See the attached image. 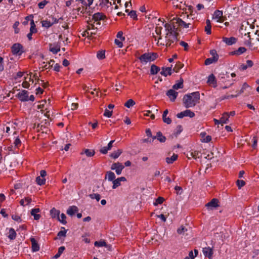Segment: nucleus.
Returning <instances> with one entry per match:
<instances>
[{"label": "nucleus", "instance_id": "nucleus-53", "mask_svg": "<svg viewBox=\"0 0 259 259\" xmlns=\"http://www.w3.org/2000/svg\"><path fill=\"white\" fill-rule=\"evenodd\" d=\"M112 115V111H110L107 109H106L105 110V112L104 113V116L107 117H111Z\"/></svg>", "mask_w": 259, "mask_h": 259}, {"label": "nucleus", "instance_id": "nucleus-16", "mask_svg": "<svg viewBox=\"0 0 259 259\" xmlns=\"http://www.w3.org/2000/svg\"><path fill=\"white\" fill-rule=\"evenodd\" d=\"M105 17V15H104L102 13H97L93 15V20H94L95 22H97L96 24H99L98 21L103 20Z\"/></svg>", "mask_w": 259, "mask_h": 259}, {"label": "nucleus", "instance_id": "nucleus-6", "mask_svg": "<svg viewBox=\"0 0 259 259\" xmlns=\"http://www.w3.org/2000/svg\"><path fill=\"white\" fill-rule=\"evenodd\" d=\"M124 168V165L119 162L113 163L111 166V169L113 170H115L117 175H120L122 173V171Z\"/></svg>", "mask_w": 259, "mask_h": 259}, {"label": "nucleus", "instance_id": "nucleus-56", "mask_svg": "<svg viewBox=\"0 0 259 259\" xmlns=\"http://www.w3.org/2000/svg\"><path fill=\"white\" fill-rule=\"evenodd\" d=\"M94 244L97 247H102L106 245V243L104 241H96Z\"/></svg>", "mask_w": 259, "mask_h": 259}, {"label": "nucleus", "instance_id": "nucleus-24", "mask_svg": "<svg viewBox=\"0 0 259 259\" xmlns=\"http://www.w3.org/2000/svg\"><path fill=\"white\" fill-rule=\"evenodd\" d=\"M160 74L164 76H167L168 75H170L171 74V68L170 67H162Z\"/></svg>", "mask_w": 259, "mask_h": 259}, {"label": "nucleus", "instance_id": "nucleus-22", "mask_svg": "<svg viewBox=\"0 0 259 259\" xmlns=\"http://www.w3.org/2000/svg\"><path fill=\"white\" fill-rule=\"evenodd\" d=\"M40 209L39 208H33L31 209V214L33 216L34 219L35 220H38L40 218V215L37 214V213L40 212Z\"/></svg>", "mask_w": 259, "mask_h": 259}, {"label": "nucleus", "instance_id": "nucleus-46", "mask_svg": "<svg viewBox=\"0 0 259 259\" xmlns=\"http://www.w3.org/2000/svg\"><path fill=\"white\" fill-rule=\"evenodd\" d=\"M36 183L39 185H42L45 184L46 179L44 178H41L40 177H37L36 179Z\"/></svg>", "mask_w": 259, "mask_h": 259}, {"label": "nucleus", "instance_id": "nucleus-48", "mask_svg": "<svg viewBox=\"0 0 259 259\" xmlns=\"http://www.w3.org/2000/svg\"><path fill=\"white\" fill-rule=\"evenodd\" d=\"M84 153L87 156L92 157L95 155V152L93 150L85 149L84 150Z\"/></svg>", "mask_w": 259, "mask_h": 259}, {"label": "nucleus", "instance_id": "nucleus-12", "mask_svg": "<svg viewBox=\"0 0 259 259\" xmlns=\"http://www.w3.org/2000/svg\"><path fill=\"white\" fill-rule=\"evenodd\" d=\"M126 181V179L124 177H119L116 179H115L112 182V183H113L112 188L113 189H116V188H117L118 187H119V186L121 185V182H125Z\"/></svg>", "mask_w": 259, "mask_h": 259}, {"label": "nucleus", "instance_id": "nucleus-4", "mask_svg": "<svg viewBox=\"0 0 259 259\" xmlns=\"http://www.w3.org/2000/svg\"><path fill=\"white\" fill-rule=\"evenodd\" d=\"M17 97L22 102H26L28 101H33L34 100V96L31 95L29 96L28 92L26 90H22L19 92L17 94Z\"/></svg>", "mask_w": 259, "mask_h": 259}, {"label": "nucleus", "instance_id": "nucleus-27", "mask_svg": "<svg viewBox=\"0 0 259 259\" xmlns=\"http://www.w3.org/2000/svg\"><path fill=\"white\" fill-rule=\"evenodd\" d=\"M31 242L32 243V250L33 252H36L39 250V247L37 242H36V240L34 238H31Z\"/></svg>", "mask_w": 259, "mask_h": 259}, {"label": "nucleus", "instance_id": "nucleus-25", "mask_svg": "<svg viewBox=\"0 0 259 259\" xmlns=\"http://www.w3.org/2000/svg\"><path fill=\"white\" fill-rule=\"evenodd\" d=\"M115 177L114 173L111 171H107L105 175V179L108 180L109 181L113 182L115 179Z\"/></svg>", "mask_w": 259, "mask_h": 259}, {"label": "nucleus", "instance_id": "nucleus-43", "mask_svg": "<svg viewBox=\"0 0 259 259\" xmlns=\"http://www.w3.org/2000/svg\"><path fill=\"white\" fill-rule=\"evenodd\" d=\"M205 31L208 34H210L211 33V25L210 22L209 20L206 21V26L205 28Z\"/></svg>", "mask_w": 259, "mask_h": 259}, {"label": "nucleus", "instance_id": "nucleus-28", "mask_svg": "<svg viewBox=\"0 0 259 259\" xmlns=\"http://www.w3.org/2000/svg\"><path fill=\"white\" fill-rule=\"evenodd\" d=\"M200 135L202 138V142L204 143H208L210 141L211 139V136L207 135H206V133H201Z\"/></svg>", "mask_w": 259, "mask_h": 259}, {"label": "nucleus", "instance_id": "nucleus-64", "mask_svg": "<svg viewBox=\"0 0 259 259\" xmlns=\"http://www.w3.org/2000/svg\"><path fill=\"white\" fill-rule=\"evenodd\" d=\"M175 189L177 191V193L178 194H182L183 190L181 187L177 186L175 187Z\"/></svg>", "mask_w": 259, "mask_h": 259}, {"label": "nucleus", "instance_id": "nucleus-44", "mask_svg": "<svg viewBox=\"0 0 259 259\" xmlns=\"http://www.w3.org/2000/svg\"><path fill=\"white\" fill-rule=\"evenodd\" d=\"M30 32L32 33H36L37 32V29L35 28V25L33 19H32L30 22Z\"/></svg>", "mask_w": 259, "mask_h": 259}, {"label": "nucleus", "instance_id": "nucleus-18", "mask_svg": "<svg viewBox=\"0 0 259 259\" xmlns=\"http://www.w3.org/2000/svg\"><path fill=\"white\" fill-rule=\"evenodd\" d=\"M87 34L89 35V37L91 36L93 34H95L97 32V28L94 27V25L92 24H90L88 26L87 28Z\"/></svg>", "mask_w": 259, "mask_h": 259}, {"label": "nucleus", "instance_id": "nucleus-41", "mask_svg": "<svg viewBox=\"0 0 259 259\" xmlns=\"http://www.w3.org/2000/svg\"><path fill=\"white\" fill-rule=\"evenodd\" d=\"M66 233L67 230L65 229V228L61 227V230L58 232L57 236L60 238L62 237H65L66 236Z\"/></svg>", "mask_w": 259, "mask_h": 259}, {"label": "nucleus", "instance_id": "nucleus-2", "mask_svg": "<svg viewBox=\"0 0 259 259\" xmlns=\"http://www.w3.org/2000/svg\"><path fill=\"white\" fill-rule=\"evenodd\" d=\"M200 99V94L198 92L192 93L184 96L183 101L185 107L187 108L194 107Z\"/></svg>", "mask_w": 259, "mask_h": 259}, {"label": "nucleus", "instance_id": "nucleus-30", "mask_svg": "<svg viewBox=\"0 0 259 259\" xmlns=\"http://www.w3.org/2000/svg\"><path fill=\"white\" fill-rule=\"evenodd\" d=\"M16 237V233L13 228H10L9 230V235L8 237L11 240H14Z\"/></svg>", "mask_w": 259, "mask_h": 259}, {"label": "nucleus", "instance_id": "nucleus-42", "mask_svg": "<svg viewBox=\"0 0 259 259\" xmlns=\"http://www.w3.org/2000/svg\"><path fill=\"white\" fill-rule=\"evenodd\" d=\"M97 57L99 60L103 59L105 58V53L104 51L101 50L97 52Z\"/></svg>", "mask_w": 259, "mask_h": 259}, {"label": "nucleus", "instance_id": "nucleus-20", "mask_svg": "<svg viewBox=\"0 0 259 259\" xmlns=\"http://www.w3.org/2000/svg\"><path fill=\"white\" fill-rule=\"evenodd\" d=\"M159 24H157V25H159ZM161 29H162V27L161 26H156V28H155V32L157 34V35H160L161 34ZM153 37L155 39V40L157 42H158V40L159 39V38L160 37H161V36H159V37H157L155 35H153ZM161 38V39H159V41H162V40H164V39H162V37ZM157 42H156L157 44Z\"/></svg>", "mask_w": 259, "mask_h": 259}, {"label": "nucleus", "instance_id": "nucleus-47", "mask_svg": "<svg viewBox=\"0 0 259 259\" xmlns=\"http://www.w3.org/2000/svg\"><path fill=\"white\" fill-rule=\"evenodd\" d=\"M54 63V60H50L48 62H47L46 65L42 66V69H49L52 67L53 63Z\"/></svg>", "mask_w": 259, "mask_h": 259}, {"label": "nucleus", "instance_id": "nucleus-58", "mask_svg": "<svg viewBox=\"0 0 259 259\" xmlns=\"http://www.w3.org/2000/svg\"><path fill=\"white\" fill-rule=\"evenodd\" d=\"M121 39H115L114 40L115 44L118 46V48H122L123 46L122 41Z\"/></svg>", "mask_w": 259, "mask_h": 259}, {"label": "nucleus", "instance_id": "nucleus-13", "mask_svg": "<svg viewBox=\"0 0 259 259\" xmlns=\"http://www.w3.org/2000/svg\"><path fill=\"white\" fill-rule=\"evenodd\" d=\"M207 82L213 88L217 87V80L214 75L213 74H211L208 76Z\"/></svg>", "mask_w": 259, "mask_h": 259}, {"label": "nucleus", "instance_id": "nucleus-51", "mask_svg": "<svg viewBox=\"0 0 259 259\" xmlns=\"http://www.w3.org/2000/svg\"><path fill=\"white\" fill-rule=\"evenodd\" d=\"M49 3V2L47 0H44L38 4V8L40 9H43L46 5Z\"/></svg>", "mask_w": 259, "mask_h": 259}, {"label": "nucleus", "instance_id": "nucleus-21", "mask_svg": "<svg viewBox=\"0 0 259 259\" xmlns=\"http://www.w3.org/2000/svg\"><path fill=\"white\" fill-rule=\"evenodd\" d=\"M243 44L247 46H251V41L249 33H245L243 37Z\"/></svg>", "mask_w": 259, "mask_h": 259}, {"label": "nucleus", "instance_id": "nucleus-39", "mask_svg": "<svg viewBox=\"0 0 259 259\" xmlns=\"http://www.w3.org/2000/svg\"><path fill=\"white\" fill-rule=\"evenodd\" d=\"M195 255H194L192 251L189 252L188 256H186L184 259H194L198 254V251L196 249L194 250Z\"/></svg>", "mask_w": 259, "mask_h": 259}, {"label": "nucleus", "instance_id": "nucleus-11", "mask_svg": "<svg viewBox=\"0 0 259 259\" xmlns=\"http://www.w3.org/2000/svg\"><path fill=\"white\" fill-rule=\"evenodd\" d=\"M203 253L205 257H207L209 259L212 258L213 248L210 247H205L203 248Z\"/></svg>", "mask_w": 259, "mask_h": 259}, {"label": "nucleus", "instance_id": "nucleus-19", "mask_svg": "<svg viewBox=\"0 0 259 259\" xmlns=\"http://www.w3.org/2000/svg\"><path fill=\"white\" fill-rule=\"evenodd\" d=\"M78 211V209L77 206L73 205L69 206L67 210L66 213L70 216H72L75 213Z\"/></svg>", "mask_w": 259, "mask_h": 259}, {"label": "nucleus", "instance_id": "nucleus-14", "mask_svg": "<svg viewBox=\"0 0 259 259\" xmlns=\"http://www.w3.org/2000/svg\"><path fill=\"white\" fill-rule=\"evenodd\" d=\"M181 19L184 22H188L190 25L193 26L194 21L192 15H184Z\"/></svg>", "mask_w": 259, "mask_h": 259}, {"label": "nucleus", "instance_id": "nucleus-35", "mask_svg": "<svg viewBox=\"0 0 259 259\" xmlns=\"http://www.w3.org/2000/svg\"><path fill=\"white\" fill-rule=\"evenodd\" d=\"M178 158V155L174 154L171 157H167L166 158V162L168 164H171L176 161Z\"/></svg>", "mask_w": 259, "mask_h": 259}, {"label": "nucleus", "instance_id": "nucleus-5", "mask_svg": "<svg viewBox=\"0 0 259 259\" xmlns=\"http://www.w3.org/2000/svg\"><path fill=\"white\" fill-rule=\"evenodd\" d=\"M12 52L14 55L21 56L24 52L23 46L19 43L14 44L12 48Z\"/></svg>", "mask_w": 259, "mask_h": 259}, {"label": "nucleus", "instance_id": "nucleus-55", "mask_svg": "<svg viewBox=\"0 0 259 259\" xmlns=\"http://www.w3.org/2000/svg\"><path fill=\"white\" fill-rule=\"evenodd\" d=\"M187 229L183 227V226H181L178 230H177V232L178 233H179V234H184L186 231H187Z\"/></svg>", "mask_w": 259, "mask_h": 259}, {"label": "nucleus", "instance_id": "nucleus-37", "mask_svg": "<svg viewBox=\"0 0 259 259\" xmlns=\"http://www.w3.org/2000/svg\"><path fill=\"white\" fill-rule=\"evenodd\" d=\"M42 26L46 28H49L53 25V22H51V20H45L41 22Z\"/></svg>", "mask_w": 259, "mask_h": 259}, {"label": "nucleus", "instance_id": "nucleus-63", "mask_svg": "<svg viewBox=\"0 0 259 259\" xmlns=\"http://www.w3.org/2000/svg\"><path fill=\"white\" fill-rule=\"evenodd\" d=\"M252 147L254 149L256 148L257 146V140L255 137H254L252 139Z\"/></svg>", "mask_w": 259, "mask_h": 259}, {"label": "nucleus", "instance_id": "nucleus-59", "mask_svg": "<svg viewBox=\"0 0 259 259\" xmlns=\"http://www.w3.org/2000/svg\"><path fill=\"white\" fill-rule=\"evenodd\" d=\"M128 15L133 19H137V14L136 12L135 11H131L129 12Z\"/></svg>", "mask_w": 259, "mask_h": 259}, {"label": "nucleus", "instance_id": "nucleus-57", "mask_svg": "<svg viewBox=\"0 0 259 259\" xmlns=\"http://www.w3.org/2000/svg\"><path fill=\"white\" fill-rule=\"evenodd\" d=\"M245 184V183L243 180H238L237 181V185L239 189H241Z\"/></svg>", "mask_w": 259, "mask_h": 259}, {"label": "nucleus", "instance_id": "nucleus-15", "mask_svg": "<svg viewBox=\"0 0 259 259\" xmlns=\"http://www.w3.org/2000/svg\"><path fill=\"white\" fill-rule=\"evenodd\" d=\"M223 42H225L227 45L231 46L237 42V38L234 37H231L229 38L224 37L223 38Z\"/></svg>", "mask_w": 259, "mask_h": 259}, {"label": "nucleus", "instance_id": "nucleus-31", "mask_svg": "<svg viewBox=\"0 0 259 259\" xmlns=\"http://www.w3.org/2000/svg\"><path fill=\"white\" fill-rule=\"evenodd\" d=\"M229 118V113H224L222 117L221 118V122H222V124L227 123L228 122Z\"/></svg>", "mask_w": 259, "mask_h": 259}, {"label": "nucleus", "instance_id": "nucleus-60", "mask_svg": "<svg viewBox=\"0 0 259 259\" xmlns=\"http://www.w3.org/2000/svg\"><path fill=\"white\" fill-rule=\"evenodd\" d=\"M117 37L121 40H124L125 38L123 36V32L122 31H119L116 35Z\"/></svg>", "mask_w": 259, "mask_h": 259}, {"label": "nucleus", "instance_id": "nucleus-29", "mask_svg": "<svg viewBox=\"0 0 259 259\" xmlns=\"http://www.w3.org/2000/svg\"><path fill=\"white\" fill-rule=\"evenodd\" d=\"M25 80L23 82L22 86L24 88H28L30 86L29 83L28 81L31 82L32 83L33 82V80L30 77H25Z\"/></svg>", "mask_w": 259, "mask_h": 259}, {"label": "nucleus", "instance_id": "nucleus-33", "mask_svg": "<svg viewBox=\"0 0 259 259\" xmlns=\"http://www.w3.org/2000/svg\"><path fill=\"white\" fill-rule=\"evenodd\" d=\"M66 217L65 214L63 213H61L59 215L57 220L60 222L63 225H66L67 224V221L66 220Z\"/></svg>", "mask_w": 259, "mask_h": 259}, {"label": "nucleus", "instance_id": "nucleus-9", "mask_svg": "<svg viewBox=\"0 0 259 259\" xmlns=\"http://www.w3.org/2000/svg\"><path fill=\"white\" fill-rule=\"evenodd\" d=\"M219 201L217 199H212L210 202L207 203L205 206L209 210H212L219 206Z\"/></svg>", "mask_w": 259, "mask_h": 259}, {"label": "nucleus", "instance_id": "nucleus-52", "mask_svg": "<svg viewBox=\"0 0 259 259\" xmlns=\"http://www.w3.org/2000/svg\"><path fill=\"white\" fill-rule=\"evenodd\" d=\"M164 199L163 197H159L156 199L155 201L154 202V205L156 206L158 204H161L164 201Z\"/></svg>", "mask_w": 259, "mask_h": 259}, {"label": "nucleus", "instance_id": "nucleus-54", "mask_svg": "<svg viewBox=\"0 0 259 259\" xmlns=\"http://www.w3.org/2000/svg\"><path fill=\"white\" fill-rule=\"evenodd\" d=\"M200 156V153L197 151H194L191 152V157L196 159L197 158H199Z\"/></svg>", "mask_w": 259, "mask_h": 259}, {"label": "nucleus", "instance_id": "nucleus-62", "mask_svg": "<svg viewBox=\"0 0 259 259\" xmlns=\"http://www.w3.org/2000/svg\"><path fill=\"white\" fill-rule=\"evenodd\" d=\"M180 45L184 48L185 50L187 51L188 49V45L187 42L181 41L180 42Z\"/></svg>", "mask_w": 259, "mask_h": 259}, {"label": "nucleus", "instance_id": "nucleus-34", "mask_svg": "<svg viewBox=\"0 0 259 259\" xmlns=\"http://www.w3.org/2000/svg\"><path fill=\"white\" fill-rule=\"evenodd\" d=\"M122 151L121 150L118 149L116 151H115L113 152H112L110 156H111V157H112L114 159H116L120 155V154L122 153Z\"/></svg>", "mask_w": 259, "mask_h": 259}, {"label": "nucleus", "instance_id": "nucleus-23", "mask_svg": "<svg viewBox=\"0 0 259 259\" xmlns=\"http://www.w3.org/2000/svg\"><path fill=\"white\" fill-rule=\"evenodd\" d=\"M183 88V79L180 78L175 84L172 85V89L177 90L178 89H182Z\"/></svg>", "mask_w": 259, "mask_h": 259}, {"label": "nucleus", "instance_id": "nucleus-7", "mask_svg": "<svg viewBox=\"0 0 259 259\" xmlns=\"http://www.w3.org/2000/svg\"><path fill=\"white\" fill-rule=\"evenodd\" d=\"M176 116L178 118H183L184 117L192 118L195 116V113L190 110L187 109L178 113Z\"/></svg>", "mask_w": 259, "mask_h": 259}, {"label": "nucleus", "instance_id": "nucleus-17", "mask_svg": "<svg viewBox=\"0 0 259 259\" xmlns=\"http://www.w3.org/2000/svg\"><path fill=\"white\" fill-rule=\"evenodd\" d=\"M49 50L54 54H56L60 51V47L58 44H50L49 45Z\"/></svg>", "mask_w": 259, "mask_h": 259}, {"label": "nucleus", "instance_id": "nucleus-32", "mask_svg": "<svg viewBox=\"0 0 259 259\" xmlns=\"http://www.w3.org/2000/svg\"><path fill=\"white\" fill-rule=\"evenodd\" d=\"M246 49L244 47H239L237 50L234 51L232 54L236 55H240L245 52Z\"/></svg>", "mask_w": 259, "mask_h": 259}, {"label": "nucleus", "instance_id": "nucleus-40", "mask_svg": "<svg viewBox=\"0 0 259 259\" xmlns=\"http://www.w3.org/2000/svg\"><path fill=\"white\" fill-rule=\"evenodd\" d=\"M136 104L135 102L133 100V99H129L124 104V106L128 108H130L131 107H132V106H133L134 105H135Z\"/></svg>", "mask_w": 259, "mask_h": 259}, {"label": "nucleus", "instance_id": "nucleus-61", "mask_svg": "<svg viewBox=\"0 0 259 259\" xmlns=\"http://www.w3.org/2000/svg\"><path fill=\"white\" fill-rule=\"evenodd\" d=\"M110 150V149H108L107 148V146H105V147H102L100 150V151L101 153H102V154H106L108 151Z\"/></svg>", "mask_w": 259, "mask_h": 259}, {"label": "nucleus", "instance_id": "nucleus-45", "mask_svg": "<svg viewBox=\"0 0 259 259\" xmlns=\"http://www.w3.org/2000/svg\"><path fill=\"white\" fill-rule=\"evenodd\" d=\"M64 250H65V247H64V246L60 247L58 249V252L55 255L54 258H57L59 257Z\"/></svg>", "mask_w": 259, "mask_h": 259}, {"label": "nucleus", "instance_id": "nucleus-49", "mask_svg": "<svg viewBox=\"0 0 259 259\" xmlns=\"http://www.w3.org/2000/svg\"><path fill=\"white\" fill-rule=\"evenodd\" d=\"M218 60V57L216 58L215 57H213V58H208L205 61V64L206 65H210V64L212 63L214 61H215Z\"/></svg>", "mask_w": 259, "mask_h": 259}, {"label": "nucleus", "instance_id": "nucleus-3", "mask_svg": "<svg viewBox=\"0 0 259 259\" xmlns=\"http://www.w3.org/2000/svg\"><path fill=\"white\" fill-rule=\"evenodd\" d=\"M156 58V54L150 53H145L139 58L141 62L143 64H146L147 63L151 62Z\"/></svg>", "mask_w": 259, "mask_h": 259}, {"label": "nucleus", "instance_id": "nucleus-8", "mask_svg": "<svg viewBox=\"0 0 259 259\" xmlns=\"http://www.w3.org/2000/svg\"><path fill=\"white\" fill-rule=\"evenodd\" d=\"M171 102H175L178 95V93L173 89L168 90L166 93Z\"/></svg>", "mask_w": 259, "mask_h": 259}, {"label": "nucleus", "instance_id": "nucleus-50", "mask_svg": "<svg viewBox=\"0 0 259 259\" xmlns=\"http://www.w3.org/2000/svg\"><path fill=\"white\" fill-rule=\"evenodd\" d=\"M90 197L92 199H96L97 201H99L101 199L100 195L98 193L90 194Z\"/></svg>", "mask_w": 259, "mask_h": 259}, {"label": "nucleus", "instance_id": "nucleus-38", "mask_svg": "<svg viewBox=\"0 0 259 259\" xmlns=\"http://www.w3.org/2000/svg\"><path fill=\"white\" fill-rule=\"evenodd\" d=\"M160 70V68L157 66L153 64L151 66L150 73L151 74H156Z\"/></svg>", "mask_w": 259, "mask_h": 259}, {"label": "nucleus", "instance_id": "nucleus-26", "mask_svg": "<svg viewBox=\"0 0 259 259\" xmlns=\"http://www.w3.org/2000/svg\"><path fill=\"white\" fill-rule=\"evenodd\" d=\"M60 212L59 210L54 207L50 210V215L53 219H57V220L60 215Z\"/></svg>", "mask_w": 259, "mask_h": 259}, {"label": "nucleus", "instance_id": "nucleus-1", "mask_svg": "<svg viewBox=\"0 0 259 259\" xmlns=\"http://www.w3.org/2000/svg\"><path fill=\"white\" fill-rule=\"evenodd\" d=\"M160 21L162 25L165 28L166 31L165 36V40L160 41L159 39H161V37L159 38L157 45L158 46H166V47L170 46L172 44H174L177 40V27H181L183 28L193 29V26L190 25L188 22H184L179 18H174L171 20L170 24L165 23L161 21L160 19L158 20Z\"/></svg>", "mask_w": 259, "mask_h": 259}, {"label": "nucleus", "instance_id": "nucleus-10", "mask_svg": "<svg viewBox=\"0 0 259 259\" xmlns=\"http://www.w3.org/2000/svg\"><path fill=\"white\" fill-rule=\"evenodd\" d=\"M212 18L218 22H222L224 21L223 18V12L217 10L214 12Z\"/></svg>", "mask_w": 259, "mask_h": 259}, {"label": "nucleus", "instance_id": "nucleus-36", "mask_svg": "<svg viewBox=\"0 0 259 259\" xmlns=\"http://www.w3.org/2000/svg\"><path fill=\"white\" fill-rule=\"evenodd\" d=\"M157 139L161 143H164L166 141L165 137L163 136L160 132H158L156 134Z\"/></svg>", "mask_w": 259, "mask_h": 259}]
</instances>
